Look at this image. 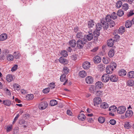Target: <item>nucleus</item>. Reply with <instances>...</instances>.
<instances>
[{
  "mask_svg": "<svg viewBox=\"0 0 134 134\" xmlns=\"http://www.w3.org/2000/svg\"><path fill=\"white\" fill-rule=\"evenodd\" d=\"M102 92H103L102 91H97L96 90V91L95 94L96 96H99L102 95Z\"/></svg>",
  "mask_w": 134,
  "mask_h": 134,
  "instance_id": "603ef678",
  "label": "nucleus"
},
{
  "mask_svg": "<svg viewBox=\"0 0 134 134\" xmlns=\"http://www.w3.org/2000/svg\"><path fill=\"white\" fill-rule=\"evenodd\" d=\"M102 61L104 64H107L109 63L110 61V59L108 57H104Z\"/></svg>",
  "mask_w": 134,
  "mask_h": 134,
  "instance_id": "c85d7f7f",
  "label": "nucleus"
},
{
  "mask_svg": "<svg viewBox=\"0 0 134 134\" xmlns=\"http://www.w3.org/2000/svg\"><path fill=\"white\" fill-rule=\"evenodd\" d=\"M57 104V102L56 100L53 99L50 101V104L51 106H54Z\"/></svg>",
  "mask_w": 134,
  "mask_h": 134,
  "instance_id": "4c0bfd02",
  "label": "nucleus"
},
{
  "mask_svg": "<svg viewBox=\"0 0 134 134\" xmlns=\"http://www.w3.org/2000/svg\"><path fill=\"white\" fill-rule=\"evenodd\" d=\"M98 120L100 123H103L105 121V119L104 117L100 116L98 118Z\"/></svg>",
  "mask_w": 134,
  "mask_h": 134,
  "instance_id": "72a5a7b5",
  "label": "nucleus"
},
{
  "mask_svg": "<svg viewBox=\"0 0 134 134\" xmlns=\"http://www.w3.org/2000/svg\"><path fill=\"white\" fill-rule=\"evenodd\" d=\"M105 19L102 18L101 20V23H99L97 24H96V30L99 31L102 27L104 30L108 28L109 24L105 21Z\"/></svg>",
  "mask_w": 134,
  "mask_h": 134,
  "instance_id": "f257e3e1",
  "label": "nucleus"
},
{
  "mask_svg": "<svg viewBox=\"0 0 134 134\" xmlns=\"http://www.w3.org/2000/svg\"><path fill=\"white\" fill-rule=\"evenodd\" d=\"M7 38V36L6 34H2L0 36V40L3 41L5 40Z\"/></svg>",
  "mask_w": 134,
  "mask_h": 134,
  "instance_id": "bb28decb",
  "label": "nucleus"
},
{
  "mask_svg": "<svg viewBox=\"0 0 134 134\" xmlns=\"http://www.w3.org/2000/svg\"><path fill=\"white\" fill-rule=\"evenodd\" d=\"M114 41L115 40H117V39L119 38L120 36L118 35H115L114 36Z\"/></svg>",
  "mask_w": 134,
  "mask_h": 134,
  "instance_id": "0e129e2a",
  "label": "nucleus"
},
{
  "mask_svg": "<svg viewBox=\"0 0 134 134\" xmlns=\"http://www.w3.org/2000/svg\"><path fill=\"white\" fill-rule=\"evenodd\" d=\"M3 103L4 104L8 106H9L11 104V101L9 100H4L3 102Z\"/></svg>",
  "mask_w": 134,
  "mask_h": 134,
  "instance_id": "f704fd0d",
  "label": "nucleus"
},
{
  "mask_svg": "<svg viewBox=\"0 0 134 134\" xmlns=\"http://www.w3.org/2000/svg\"><path fill=\"white\" fill-rule=\"evenodd\" d=\"M99 67L101 68L102 69H104L105 68L104 65L101 64H100L99 65Z\"/></svg>",
  "mask_w": 134,
  "mask_h": 134,
  "instance_id": "e2e57ef3",
  "label": "nucleus"
},
{
  "mask_svg": "<svg viewBox=\"0 0 134 134\" xmlns=\"http://www.w3.org/2000/svg\"><path fill=\"white\" fill-rule=\"evenodd\" d=\"M119 75L120 76H124L126 75V71L123 69L120 70L119 71Z\"/></svg>",
  "mask_w": 134,
  "mask_h": 134,
  "instance_id": "a211bd4d",
  "label": "nucleus"
},
{
  "mask_svg": "<svg viewBox=\"0 0 134 134\" xmlns=\"http://www.w3.org/2000/svg\"><path fill=\"white\" fill-rule=\"evenodd\" d=\"M109 79L113 82H116L118 80V76L115 75H112L109 76Z\"/></svg>",
  "mask_w": 134,
  "mask_h": 134,
  "instance_id": "1a4fd4ad",
  "label": "nucleus"
},
{
  "mask_svg": "<svg viewBox=\"0 0 134 134\" xmlns=\"http://www.w3.org/2000/svg\"><path fill=\"white\" fill-rule=\"evenodd\" d=\"M114 40L113 39L111 38L107 41L108 46L110 47L113 46L114 43Z\"/></svg>",
  "mask_w": 134,
  "mask_h": 134,
  "instance_id": "5701e85b",
  "label": "nucleus"
},
{
  "mask_svg": "<svg viewBox=\"0 0 134 134\" xmlns=\"http://www.w3.org/2000/svg\"><path fill=\"white\" fill-rule=\"evenodd\" d=\"M86 37L87 40L90 41L93 38V35L92 33L89 34L86 36Z\"/></svg>",
  "mask_w": 134,
  "mask_h": 134,
  "instance_id": "2f4dec72",
  "label": "nucleus"
},
{
  "mask_svg": "<svg viewBox=\"0 0 134 134\" xmlns=\"http://www.w3.org/2000/svg\"><path fill=\"white\" fill-rule=\"evenodd\" d=\"M103 86V83L101 81H98L95 84L96 88L97 89H100L102 88Z\"/></svg>",
  "mask_w": 134,
  "mask_h": 134,
  "instance_id": "2eb2a0df",
  "label": "nucleus"
},
{
  "mask_svg": "<svg viewBox=\"0 0 134 134\" xmlns=\"http://www.w3.org/2000/svg\"><path fill=\"white\" fill-rule=\"evenodd\" d=\"M69 69L66 66H64V67L63 71L65 74H68V73L69 72Z\"/></svg>",
  "mask_w": 134,
  "mask_h": 134,
  "instance_id": "8fccbe9b",
  "label": "nucleus"
},
{
  "mask_svg": "<svg viewBox=\"0 0 134 134\" xmlns=\"http://www.w3.org/2000/svg\"><path fill=\"white\" fill-rule=\"evenodd\" d=\"M133 114V112L131 110H127L125 113V116L126 117H131Z\"/></svg>",
  "mask_w": 134,
  "mask_h": 134,
  "instance_id": "aec40b11",
  "label": "nucleus"
},
{
  "mask_svg": "<svg viewBox=\"0 0 134 134\" xmlns=\"http://www.w3.org/2000/svg\"><path fill=\"white\" fill-rule=\"evenodd\" d=\"M96 86L94 87L93 86L91 85L89 87V91L91 93H93V94H95L96 92Z\"/></svg>",
  "mask_w": 134,
  "mask_h": 134,
  "instance_id": "b1692460",
  "label": "nucleus"
},
{
  "mask_svg": "<svg viewBox=\"0 0 134 134\" xmlns=\"http://www.w3.org/2000/svg\"><path fill=\"white\" fill-rule=\"evenodd\" d=\"M98 49V47L95 48H94L92 49L91 51H92L95 52L97 51Z\"/></svg>",
  "mask_w": 134,
  "mask_h": 134,
  "instance_id": "774afa93",
  "label": "nucleus"
},
{
  "mask_svg": "<svg viewBox=\"0 0 134 134\" xmlns=\"http://www.w3.org/2000/svg\"><path fill=\"white\" fill-rule=\"evenodd\" d=\"M109 80V75L106 74H104L101 77V80L103 82L106 83Z\"/></svg>",
  "mask_w": 134,
  "mask_h": 134,
  "instance_id": "7ed1b4c3",
  "label": "nucleus"
},
{
  "mask_svg": "<svg viewBox=\"0 0 134 134\" xmlns=\"http://www.w3.org/2000/svg\"><path fill=\"white\" fill-rule=\"evenodd\" d=\"M116 110L117 108L116 107L115 105L110 107L109 108V110L110 111L113 112L116 111Z\"/></svg>",
  "mask_w": 134,
  "mask_h": 134,
  "instance_id": "473e14b6",
  "label": "nucleus"
},
{
  "mask_svg": "<svg viewBox=\"0 0 134 134\" xmlns=\"http://www.w3.org/2000/svg\"><path fill=\"white\" fill-rule=\"evenodd\" d=\"M13 76L11 74L8 75L6 77V80L8 82H10L13 80Z\"/></svg>",
  "mask_w": 134,
  "mask_h": 134,
  "instance_id": "412c9836",
  "label": "nucleus"
},
{
  "mask_svg": "<svg viewBox=\"0 0 134 134\" xmlns=\"http://www.w3.org/2000/svg\"><path fill=\"white\" fill-rule=\"evenodd\" d=\"M126 110V108L125 106H120L118 108L117 112L119 114H121L124 113Z\"/></svg>",
  "mask_w": 134,
  "mask_h": 134,
  "instance_id": "20e7f679",
  "label": "nucleus"
},
{
  "mask_svg": "<svg viewBox=\"0 0 134 134\" xmlns=\"http://www.w3.org/2000/svg\"><path fill=\"white\" fill-rule=\"evenodd\" d=\"M85 81L87 83L91 84L93 82V78L91 76H88L86 77Z\"/></svg>",
  "mask_w": 134,
  "mask_h": 134,
  "instance_id": "0eeeda50",
  "label": "nucleus"
},
{
  "mask_svg": "<svg viewBox=\"0 0 134 134\" xmlns=\"http://www.w3.org/2000/svg\"><path fill=\"white\" fill-rule=\"evenodd\" d=\"M124 127L125 128L127 129H129L131 127V126L129 123L126 122L124 125Z\"/></svg>",
  "mask_w": 134,
  "mask_h": 134,
  "instance_id": "864d4df0",
  "label": "nucleus"
},
{
  "mask_svg": "<svg viewBox=\"0 0 134 134\" xmlns=\"http://www.w3.org/2000/svg\"><path fill=\"white\" fill-rule=\"evenodd\" d=\"M88 27L90 29L94 27L96 23L93 20H90L88 21Z\"/></svg>",
  "mask_w": 134,
  "mask_h": 134,
  "instance_id": "9b49d317",
  "label": "nucleus"
},
{
  "mask_svg": "<svg viewBox=\"0 0 134 134\" xmlns=\"http://www.w3.org/2000/svg\"><path fill=\"white\" fill-rule=\"evenodd\" d=\"M127 77L130 78H133L134 77V71H130L127 74Z\"/></svg>",
  "mask_w": 134,
  "mask_h": 134,
  "instance_id": "7c9ffc66",
  "label": "nucleus"
},
{
  "mask_svg": "<svg viewBox=\"0 0 134 134\" xmlns=\"http://www.w3.org/2000/svg\"><path fill=\"white\" fill-rule=\"evenodd\" d=\"M55 86L54 83H51L49 85V88L51 89H53L55 87Z\"/></svg>",
  "mask_w": 134,
  "mask_h": 134,
  "instance_id": "6e6d98bb",
  "label": "nucleus"
},
{
  "mask_svg": "<svg viewBox=\"0 0 134 134\" xmlns=\"http://www.w3.org/2000/svg\"><path fill=\"white\" fill-rule=\"evenodd\" d=\"M100 107L102 108L106 109L108 108L109 105L107 103L105 102H104L101 104Z\"/></svg>",
  "mask_w": 134,
  "mask_h": 134,
  "instance_id": "cd10ccee",
  "label": "nucleus"
},
{
  "mask_svg": "<svg viewBox=\"0 0 134 134\" xmlns=\"http://www.w3.org/2000/svg\"><path fill=\"white\" fill-rule=\"evenodd\" d=\"M76 37L79 40L86 39L84 35L81 32H78L76 35Z\"/></svg>",
  "mask_w": 134,
  "mask_h": 134,
  "instance_id": "9d476101",
  "label": "nucleus"
},
{
  "mask_svg": "<svg viewBox=\"0 0 134 134\" xmlns=\"http://www.w3.org/2000/svg\"><path fill=\"white\" fill-rule=\"evenodd\" d=\"M13 56L11 54H9L7 56V59L9 61H11L13 60Z\"/></svg>",
  "mask_w": 134,
  "mask_h": 134,
  "instance_id": "e433bc0d",
  "label": "nucleus"
},
{
  "mask_svg": "<svg viewBox=\"0 0 134 134\" xmlns=\"http://www.w3.org/2000/svg\"><path fill=\"white\" fill-rule=\"evenodd\" d=\"M47 102H41L39 105V107L40 109L43 110L45 109L47 106Z\"/></svg>",
  "mask_w": 134,
  "mask_h": 134,
  "instance_id": "423d86ee",
  "label": "nucleus"
},
{
  "mask_svg": "<svg viewBox=\"0 0 134 134\" xmlns=\"http://www.w3.org/2000/svg\"><path fill=\"white\" fill-rule=\"evenodd\" d=\"M71 59L73 60H75L77 59V56L76 54H74L71 55Z\"/></svg>",
  "mask_w": 134,
  "mask_h": 134,
  "instance_id": "680f3d73",
  "label": "nucleus"
},
{
  "mask_svg": "<svg viewBox=\"0 0 134 134\" xmlns=\"http://www.w3.org/2000/svg\"><path fill=\"white\" fill-rule=\"evenodd\" d=\"M93 102L94 103V105H97L100 103L101 102V100L99 97L95 98L93 99Z\"/></svg>",
  "mask_w": 134,
  "mask_h": 134,
  "instance_id": "f3484780",
  "label": "nucleus"
},
{
  "mask_svg": "<svg viewBox=\"0 0 134 134\" xmlns=\"http://www.w3.org/2000/svg\"><path fill=\"white\" fill-rule=\"evenodd\" d=\"M116 66L117 65L116 63L114 62L111 64L109 66H110L111 68H113V69L114 70L116 68Z\"/></svg>",
  "mask_w": 134,
  "mask_h": 134,
  "instance_id": "09e8293b",
  "label": "nucleus"
},
{
  "mask_svg": "<svg viewBox=\"0 0 134 134\" xmlns=\"http://www.w3.org/2000/svg\"><path fill=\"white\" fill-rule=\"evenodd\" d=\"M67 114L68 115L71 116L72 113L71 111L70 110H68L66 111Z\"/></svg>",
  "mask_w": 134,
  "mask_h": 134,
  "instance_id": "69168bd1",
  "label": "nucleus"
},
{
  "mask_svg": "<svg viewBox=\"0 0 134 134\" xmlns=\"http://www.w3.org/2000/svg\"><path fill=\"white\" fill-rule=\"evenodd\" d=\"M61 53V55L64 57H66L68 55L67 52L65 50L62 51Z\"/></svg>",
  "mask_w": 134,
  "mask_h": 134,
  "instance_id": "a18cd8bd",
  "label": "nucleus"
},
{
  "mask_svg": "<svg viewBox=\"0 0 134 134\" xmlns=\"http://www.w3.org/2000/svg\"><path fill=\"white\" fill-rule=\"evenodd\" d=\"M17 67L18 65H15L12 68L11 71H14L16 70L17 69Z\"/></svg>",
  "mask_w": 134,
  "mask_h": 134,
  "instance_id": "052dcab7",
  "label": "nucleus"
},
{
  "mask_svg": "<svg viewBox=\"0 0 134 134\" xmlns=\"http://www.w3.org/2000/svg\"><path fill=\"white\" fill-rule=\"evenodd\" d=\"M117 14L115 12H113L112 13L111 15H110V16L111 18L112 19H116L117 17Z\"/></svg>",
  "mask_w": 134,
  "mask_h": 134,
  "instance_id": "c9c22d12",
  "label": "nucleus"
},
{
  "mask_svg": "<svg viewBox=\"0 0 134 134\" xmlns=\"http://www.w3.org/2000/svg\"><path fill=\"white\" fill-rule=\"evenodd\" d=\"M115 25V23L113 20H111L109 22V26L110 27H113Z\"/></svg>",
  "mask_w": 134,
  "mask_h": 134,
  "instance_id": "5fc2aeb1",
  "label": "nucleus"
},
{
  "mask_svg": "<svg viewBox=\"0 0 134 134\" xmlns=\"http://www.w3.org/2000/svg\"><path fill=\"white\" fill-rule=\"evenodd\" d=\"M125 28L124 26H121L119 29V33L121 35L125 31Z\"/></svg>",
  "mask_w": 134,
  "mask_h": 134,
  "instance_id": "c756f323",
  "label": "nucleus"
},
{
  "mask_svg": "<svg viewBox=\"0 0 134 134\" xmlns=\"http://www.w3.org/2000/svg\"><path fill=\"white\" fill-rule=\"evenodd\" d=\"M78 117V119L81 121L85 120L86 118V116L85 115L82 113L79 114Z\"/></svg>",
  "mask_w": 134,
  "mask_h": 134,
  "instance_id": "393cba45",
  "label": "nucleus"
},
{
  "mask_svg": "<svg viewBox=\"0 0 134 134\" xmlns=\"http://www.w3.org/2000/svg\"><path fill=\"white\" fill-rule=\"evenodd\" d=\"M76 43L75 40H70L68 44L69 46L72 48H74L76 46Z\"/></svg>",
  "mask_w": 134,
  "mask_h": 134,
  "instance_id": "dca6fc26",
  "label": "nucleus"
},
{
  "mask_svg": "<svg viewBox=\"0 0 134 134\" xmlns=\"http://www.w3.org/2000/svg\"><path fill=\"white\" fill-rule=\"evenodd\" d=\"M110 124L113 125H114L116 123V121L114 119H111L109 121Z\"/></svg>",
  "mask_w": 134,
  "mask_h": 134,
  "instance_id": "13d9d810",
  "label": "nucleus"
},
{
  "mask_svg": "<svg viewBox=\"0 0 134 134\" xmlns=\"http://www.w3.org/2000/svg\"><path fill=\"white\" fill-rule=\"evenodd\" d=\"M122 5V2L121 1H119L116 3V7L118 8H120Z\"/></svg>",
  "mask_w": 134,
  "mask_h": 134,
  "instance_id": "de8ad7c7",
  "label": "nucleus"
},
{
  "mask_svg": "<svg viewBox=\"0 0 134 134\" xmlns=\"http://www.w3.org/2000/svg\"><path fill=\"white\" fill-rule=\"evenodd\" d=\"M79 75L81 77L83 78L87 75V73L84 70L81 71L79 72Z\"/></svg>",
  "mask_w": 134,
  "mask_h": 134,
  "instance_id": "a878e982",
  "label": "nucleus"
},
{
  "mask_svg": "<svg viewBox=\"0 0 134 134\" xmlns=\"http://www.w3.org/2000/svg\"><path fill=\"white\" fill-rule=\"evenodd\" d=\"M50 90L49 88H47L43 90V92L44 93H47L49 92Z\"/></svg>",
  "mask_w": 134,
  "mask_h": 134,
  "instance_id": "3c124183",
  "label": "nucleus"
},
{
  "mask_svg": "<svg viewBox=\"0 0 134 134\" xmlns=\"http://www.w3.org/2000/svg\"><path fill=\"white\" fill-rule=\"evenodd\" d=\"M100 34L99 31L95 30L93 32V35L94 36V40L95 41H97L98 39V37Z\"/></svg>",
  "mask_w": 134,
  "mask_h": 134,
  "instance_id": "f8f14e48",
  "label": "nucleus"
},
{
  "mask_svg": "<svg viewBox=\"0 0 134 134\" xmlns=\"http://www.w3.org/2000/svg\"><path fill=\"white\" fill-rule=\"evenodd\" d=\"M13 129L12 126H8L7 128V131L8 132L10 131Z\"/></svg>",
  "mask_w": 134,
  "mask_h": 134,
  "instance_id": "bf43d9fd",
  "label": "nucleus"
},
{
  "mask_svg": "<svg viewBox=\"0 0 134 134\" xmlns=\"http://www.w3.org/2000/svg\"><path fill=\"white\" fill-rule=\"evenodd\" d=\"M87 41V39L78 40L76 42L77 47L79 49L82 48Z\"/></svg>",
  "mask_w": 134,
  "mask_h": 134,
  "instance_id": "f03ea898",
  "label": "nucleus"
},
{
  "mask_svg": "<svg viewBox=\"0 0 134 134\" xmlns=\"http://www.w3.org/2000/svg\"><path fill=\"white\" fill-rule=\"evenodd\" d=\"M111 19H112L111 17L110 16V15H108L106 16L105 17V20L107 22H109L110 21H111Z\"/></svg>",
  "mask_w": 134,
  "mask_h": 134,
  "instance_id": "c03bdc74",
  "label": "nucleus"
},
{
  "mask_svg": "<svg viewBox=\"0 0 134 134\" xmlns=\"http://www.w3.org/2000/svg\"><path fill=\"white\" fill-rule=\"evenodd\" d=\"M115 53L114 50L113 49H111L109 51L108 55L110 58H112L114 56Z\"/></svg>",
  "mask_w": 134,
  "mask_h": 134,
  "instance_id": "4be33fe9",
  "label": "nucleus"
},
{
  "mask_svg": "<svg viewBox=\"0 0 134 134\" xmlns=\"http://www.w3.org/2000/svg\"><path fill=\"white\" fill-rule=\"evenodd\" d=\"M13 86L14 89L17 91H19L20 89V86L18 84L15 83L13 84Z\"/></svg>",
  "mask_w": 134,
  "mask_h": 134,
  "instance_id": "ea45409f",
  "label": "nucleus"
},
{
  "mask_svg": "<svg viewBox=\"0 0 134 134\" xmlns=\"http://www.w3.org/2000/svg\"><path fill=\"white\" fill-rule=\"evenodd\" d=\"M134 20V18H133L131 21L130 20H127L125 23V26L126 28H129L131 27L132 25V23L133 24L134 23L133 22Z\"/></svg>",
  "mask_w": 134,
  "mask_h": 134,
  "instance_id": "39448f33",
  "label": "nucleus"
},
{
  "mask_svg": "<svg viewBox=\"0 0 134 134\" xmlns=\"http://www.w3.org/2000/svg\"><path fill=\"white\" fill-rule=\"evenodd\" d=\"M59 61L60 63L64 64H67L68 63V60L63 57H61L60 58Z\"/></svg>",
  "mask_w": 134,
  "mask_h": 134,
  "instance_id": "4468645a",
  "label": "nucleus"
},
{
  "mask_svg": "<svg viewBox=\"0 0 134 134\" xmlns=\"http://www.w3.org/2000/svg\"><path fill=\"white\" fill-rule=\"evenodd\" d=\"M101 61V58L99 56H96L93 58V61L95 63H99Z\"/></svg>",
  "mask_w": 134,
  "mask_h": 134,
  "instance_id": "ddd939ff",
  "label": "nucleus"
},
{
  "mask_svg": "<svg viewBox=\"0 0 134 134\" xmlns=\"http://www.w3.org/2000/svg\"><path fill=\"white\" fill-rule=\"evenodd\" d=\"M60 81L62 82H64L66 80V76L65 74H63L60 76Z\"/></svg>",
  "mask_w": 134,
  "mask_h": 134,
  "instance_id": "58836bf2",
  "label": "nucleus"
},
{
  "mask_svg": "<svg viewBox=\"0 0 134 134\" xmlns=\"http://www.w3.org/2000/svg\"><path fill=\"white\" fill-rule=\"evenodd\" d=\"M124 11L121 10H119L117 12V15L119 16H121L124 14Z\"/></svg>",
  "mask_w": 134,
  "mask_h": 134,
  "instance_id": "37998d69",
  "label": "nucleus"
},
{
  "mask_svg": "<svg viewBox=\"0 0 134 134\" xmlns=\"http://www.w3.org/2000/svg\"><path fill=\"white\" fill-rule=\"evenodd\" d=\"M122 8L125 10H126L129 9V5L127 3H125L122 5Z\"/></svg>",
  "mask_w": 134,
  "mask_h": 134,
  "instance_id": "49530a36",
  "label": "nucleus"
},
{
  "mask_svg": "<svg viewBox=\"0 0 134 134\" xmlns=\"http://www.w3.org/2000/svg\"><path fill=\"white\" fill-rule=\"evenodd\" d=\"M113 68H111L109 66H107L106 68V72L107 74H111L113 71Z\"/></svg>",
  "mask_w": 134,
  "mask_h": 134,
  "instance_id": "6ab92c4d",
  "label": "nucleus"
},
{
  "mask_svg": "<svg viewBox=\"0 0 134 134\" xmlns=\"http://www.w3.org/2000/svg\"><path fill=\"white\" fill-rule=\"evenodd\" d=\"M16 53V52H15L14 53V54H13L14 57L16 59L18 58L19 57L20 55V54L19 53H17L16 54H15Z\"/></svg>",
  "mask_w": 134,
  "mask_h": 134,
  "instance_id": "4d7b16f0",
  "label": "nucleus"
},
{
  "mask_svg": "<svg viewBox=\"0 0 134 134\" xmlns=\"http://www.w3.org/2000/svg\"><path fill=\"white\" fill-rule=\"evenodd\" d=\"M127 84L130 86H133L134 85V81L133 80H130L127 82Z\"/></svg>",
  "mask_w": 134,
  "mask_h": 134,
  "instance_id": "a19ab883",
  "label": "nucleus"
},
{
  "mask_svg": "<svg viewBox=\"0 0 134 134\" xmlns=\"http://www.w3.org/2000/svg\"><path fill=\"white\" fill-rule=\"evenodd\" d=\"M6 93L9 95H11V93L10 92V91L7 88L6 89Z\"/></svg>",
  "mask_w": 134,
  "mask_h": 134,
  "instance_id": "338daca9",
  "label": "nucleus"
},
{
  "mask_svg": "<svg viewBox=\"0 0 134 134\" xmlns=\"http://www.w3.org/2000/svg\"><path fill=\"white\" fill-rule=\"evenodd\" d=\"M34 98V95L32 94H30L26 96V98L27 100H31Z\"/></svg>",
  "mask_w": 134,
  "mask_h": 134,
  "instance_id": "79ce46f5",
  "label": "nucleus"
},
{
  "mask_svg": "<svg viewBox=\"0 0 134 134\" xmlns=\"http://www.w3.org/2000/svg\"><path fill=\"white\" fill-rule=\"evenodd\" d=\"M90 63L87 61L84 62L82 64V67L85 70L89 69L90 66Z\"/></svg>",
  "mask_w": 134,
  "mask_h": 134,
  "instance_id": "6e6552de",
  "label": "nucleus"
}]
</instances>
